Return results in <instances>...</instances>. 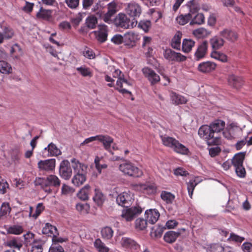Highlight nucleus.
<instances>
[{"instance_id":"9b49d317","label":"nucleus","mask_w":252,"mask_h":252,"mask_svg":"<svg viewBox=\"0 0 252 252\" xmlns=\"http://www.w3.org/2000/svg\"><path fill=\"white\" fill-rule=\"evenodd\" d=\"M137 189L144 194L155 195L157 191V187L154 183L140 184L137 185Z\"/></svg>"},{"instance_id":"09e8293b","label":"nucleus","mask_w":252,"mask_h":252,"mask_svg":"<svg viewBox=\"0 0 252 252\" xmlns=\"http://www.w3.org/2000/svg\"><path fill=\"white\" fill-rule=\"evenodd\" d=\"M120 5L119 0H113L107 4L108 11L115 14L119 10Z\"/></svg>"},{"instance_id":"c756f323","label":"nucleus","mask_w":252,"mask_h":252,"mask_svg":"<svg viewBox=\"0 0 252 252\" xmlns=\"http://www.w3.org/2000/svg\"><path fill=\"white\" fill-rule=\"evenodd\" d=\"M28 208L29 209V215L32 216V218L34 220H36L44 210V207L41 203L37 204L34 212L31 206H28Z\"/></svg>"},{"instance_id":"58836bf2","label":"nucleus","mask_w":252,"mask_h":252,"mask_svg":"<svg viewBox=\"0 0 252 252\" xmlns=\"http://www.w3.org/2000/svg\"><path fill=\"white\" fill-rule=\"evenodd\" d=\"M90 192V186L89 185H85L77 193V197L82 200H87L89 198Z\"/></svg>"},{"instance_id":"a18cd8bd","label":"nucleus","mask_w":252,"mask_h":252,"mask_svg":"<svg viewBox=\"0 0 252 252\" xmlns=\"http://www.w3.org/2000/svg\"><path fill=\"white\" fill-rule=\"evenodd\" d=\"M179 233L170 231L166 232L164 236V240L169 243L174 242L179 236Z\"/></svg>"},{"instance_id":"6e6552de","label":"nucleus","mask_w":252,"mask_h":252,"mask_svg":"<svg viewBox=\"0 0 252 252\" xmlns=\"http://www.w3.org/2000/svg\"><path fill=\"white\" fill-rule=\"evenodd\" d=\"M133 200V194L129 190L122 192L116 198L117 203L123 207H128Z\"/></svg>"},{"instance_id":"e2e57ef3","label":"nucleus","mask_w":252,"mask_h":252,"mask_svg":"<svg viewBox=\"0 0 252 252\" xmlns=\"http://www.w3.org/2000/svg\"><path fill=\"white\" fill-rule=\"evenodd\" d=\"M102 157H99L98 156L96 157L94 159V164L95 166V168L98 172L100 173L101 172V170L103 169H106L107 167V165L105 163L100 164V160L102 159Z\"/></svg>"},{"instance_id":"ea45409f","label":"nucleus","mask_w":252,"mask_h":252,"mask_svg":"<svg viewBox=\"0 0 252 252\" xmlns=\"http://www.w3.org/2000/svg\"><path fill=\"white\" fill-rule=\"evenodd\" d=\"M2 30V34L4 39H10L13 37L14 35L13 30L8 26H0Z\"/></svg>"},{"instance_id":"ddd939ff","label":"nucleus","mask_w":252,"mask_h":252,"mask_svg":"<svg viewBox=\"0 0 252 252\" xmlns=\"http://www.w3.org/2000/svg\"><path fill=\"white\" fill-rule=\"evenodd\" d=\"M164 57L169 61L183 62L186 60V57L180 53H176L170 49L164 51Z\"/></svg>"},{"instance_id":"9d476101","label":"nucleus","mask_w":252,"mask_h":252,"mask_svg":"<svg viewBox=\"0 0 252 252\" xmlns=\"http://www.w3.org/2000/svg\"><path fill=\"white\" fill-rule=\"evenodd\" d=\"M56 160L54 158L40 160L37 163V167L40 171L50 172L55 169Z\"/></svg>"},{"instance_id":"c03bdc74","label":"nucleus","mask_w":252,"mask_h":252,"mask_svg":"<svg viewBox=\"0 0 252 252\" xmlns=\"http://www.w3.org/2000/svg\"><path fill=\"white\" fill-rule=\"evenodd\" d=\"M94 247L98 252H109V249L105 244L99 238L95 240Z\"/></svg>"},{"instance_id":"338daca9","label":"nucleus","mask_w":252,"mask_h":252,"mask_svg":"<svg viewBox=\"0 0 252 252\" xmlns=\"http://www.w3.org/2000/svg\"><path fill=\"white\" fill-rule=\"evenodd\" d=\"M85 16V13H79L72 19V23L75 26L78 25Z\"/></svg>"},{"instance_id":"5fc2aeb1","label":"nucleus","mask_w":252,"mask_h":252,"mask_svg":"<svg viewBox=\"0 0 252 252\" xmlns=\"http://www.w3.org/2000/svg\"><path fill=\"white\" fill-rule=\"evenodd\" d=\"M137 25L138 28L142 30L145 32H148L151 27V22L149 20H141Z\"/></svg>"},{"instance_id":"a878e982","label":"nucleus","mask_w":252,"mask_h":252,"mask_svg":"<svg viewBox=\"0 0 252 252\" xmlns=\"http://www.w3.org/2000/svg\"><path fill=\"white\" fill-rule=\"evenodd\" d=\"M210 43L213 51H215L220 49L223 46L224 40L221 37L216 35L210 39Z\"/></svg>"},{"instance_id":"4d7b16f0","label":"nucleus","mask_w":252,"mask_h":252,"mask_svg":"<svg viewBox=\"0 0 252 252\" xmlns=\"http://www.w3.org/2000/svg\"><path fill=\"white\" fill-rule=\"evenodd\" d=\"M205 22V17L201 13H197L190 22V25H201Z\"/></svg>"},{"instance_id":"7ed1b4c3","label":"nucleus","mask_w":252,"mask_h":252,"mask_svg":"<svg viewBox=\"0 0 252 252\" xmlns=\"http://www.w3.org/2000/svg\"><path fill=\"white\" fill-rule=\"evenodd\" d=\"M119 169L124 175L129 177L139 178L143 175L142 171L129 161L125 160L120 164Z\"/></svg>"},{"instance_id":"f704fd0d","label":"nucleus","mask_w":252,"mask_h":252,"mask_svg":"<svg viewBox=\"0 0 252 252\" xmlns=\"http://www.w3.org/2000/svg\"><path fill=\"white\" fill-rule=\"evenodd\" d=\"M52 11L51 10H47L41 7L37 12L36 16L38 19L44 20H49L52 17Z\"/></svg>"},{"instance_id":"774afa93","label":"nucleus","mask_w":252,"mask_h":252,"mask_svg":"<svg viewBox=\"0 0 252 252\" xmlns=\"http://www.w3.org/2000/svg\"><path fill=\"white\" fill-rule=\"evenodd\" d=\"M48 252H64V249L59 244L53 243L50 246Z\"/></svg>"},{"instance_id":"bb28decb","label":"nucleus","mask_w":252,"mask_h":252,"mask_svg":"<svg viewBox=\"0 0 252 252\" xmlns=\"http://www.w3.org/2000/svg\"><path fill=\"white\" fill-rule=\"evenodd\" d=\"M170 96L172 103L175 105L186 104L188 101L185 96L174 92L170 93Z\"/></svg>"},{"instance_id":"423d86ee","label":"nucleus","mask_w":252,"mask_h":252,"mask_svg":"<svg viewBox=\"0 0 252 252\" xmlns=\"http://www.w3.org/2000/svg\"><path fill=\"white\" fill-rule=\"evenodd\" d=\"M126 14L132 18V19L137 20L142 14V7L137 2L132 0L126 4L125 8Z\"/></svg>"},{"instance_id":"f8f14e48","label":"nucleus","mask_w":252,"mask_h":252,"mask_svg":"<svg viewBox=\"0 0 252 252\" xmlns=\"http://www.w3.org/2000/svg\"><path fill=\"white\" fill-rule=\"evenodd\" d=\"M124 36L125 45L130 48L135 46L136 42L140 39L139 34L132 31L126 32Z\"/></svg>"},{"instance_id":"8fccbe9b","label":"nucleus","mask_w":252,"mask_h":252,"mask_svg":"<svg viewBox=\"0 0 252 252\" xmlns=\"http://www.w3.org/2000/svg\"><path fill=\"white\" fill-rule=\"evenodd\" d=\"M0 72L3 74H10L12 72L11 65L5 61L0 60Z\"/></svg>"},{"instance_id":"0e129e2a","label":"nucleus","mask_w":252,"mask_h":252,"mask_svg":"<svg viewBox=\"0 0 252 252\" xmlns=\"http://www.w3.org/2000/svg\"><path fill=\"white\" fill-rule=\"evenodd\" d=\"M114 15V14L107 10L106 12H105L104 15L103 16V18L101 20L107 24H112L113 22H114V21L113 20V17Z\"/></svg>"},{"instance_id":"37998d69","label":"nucleus","mask_w":252,"mask_h":252,"mask_svg":"<svg viewBox=\"0 0 252 252\" xmlns=\"http://www.w3.org/2000/svg\"><path fill=\"white\" fill-rule=\"evenodd\" d=\"M124 85L125 84L123 81V77L119 78L116 81V86L115 89L122 94H128L130 95H131V92L125 88H123Z\"/></svg>"},{"instance_id":"4468645a","label":"nucleus","mask_w":252,"mask_h":252,"mask_svg":"<svg viewBox=\"0 0 252 252\" xmlns=\"http://www.w3.org/2000/svg\"><path fill=\"white\" fill-rule=\"evenodd\" d=\"M60 174L65 180H68L72 175V169L69 162L67 160H63L60 166Z\"/></svg>"},{"instance_id":"de8ad7c7","label":"nucleus","mask_w":252,"mask_h":252,"mask_svg":"<svg viewBox=\"0 0 252 252\" xmlns=\"http://www.w3.org/2000/svg\"><path fill=\"white\" fill-rule=\"evenodd\" d=\"M195 42L191 39H184L182 43V51L185 53H189L194 46Z\"/></svg>"},{"instance_id":"a19ab883","label":"nucleus","mask_w":252,"mask_h":252,"mask_svg":"<svg viewBox=\"0 0 252 252\" xmlns=\"http://www.w3.org/2000/svg\"><path fill=\"white\" fill-rule=\"evenodd\" d=\"M212 58L219 61L222 63H226L228 61L227 56L224 53L215 51H213L210 55Z\"/></svg>"},{"instance_id":"412c9836","label":"nucleus","mask_w":252,"mask_h":252,"mask_svg":"<svg viewBox=\"0 0 252 252\" xmlns=\"http://www.w3.org/2000/svg\"><path fill=\"white\" fill-rule=\"evenodd\" d=\"M208 42L207 41H204L198 46L194 53L195 59L199 61L203 58L206 54Z\"/></svg>"},{"instance_id":"5701e85b","label":"nucleus","mask_w":252,"mask_h":252,"mask_svg":"<svg viewBox=\"0 0 252 252\" xmlns=\"http://www.w3.org/2000/svg\"><path fill=\"white\" fill-rule=\"evenodd\" d=\"M217 64L212 62H202L199 64L198 69L199 71L203 73H208L214 70L216 67Z\"/></svg>"},{"instance_id":"0eeeda50","label":"nucleus","mask_w":252,"mask_h":252,"mask_svg":"<svg viewBox=\"0 0 252 252\" xmlns=\"http://www.w3.org/2000/svg\"><path fill=\"white\" fill-rule=\"evenodd\" d=\"M142 211V208L139 205L131 207H126L125 209L122 210L121 216L126 221H131L140 215Z\"/></svg>"},{"instance_id":"3c124183","label":"nucleus","mask_w":252,"mask_h":252,"mask_svg":"<svg viewBox=\"0 0 252 252\" xmlns=\"http://www.w3.org/2000/svg\"><path fill=\"white\" fill-rule=\"evenodd\" d=\"M105 199L103 194L98 189H95L94 195L93 197L94 201L98 205H101Z\"/></svg>"},{"instance_id":"473e14b6","label":"nucleus","mask_w":252,"mask_h":252,"mask_svg":"<svg viewBox=\"0 0 252 252\" xmlns=\"http://www.w3.org/2000/svg\"><path fill=\"white\" fill-rule=\"evenodd\" d=\"M42 233L53 237L58 234L57 228L49 223H46L43 227Z\"/></svg>"},{"instance_id":"6ab92c4d","label":"nucleus","mask_w":252,"mask_h":252,"mask_svg":"<svg viewBox=\"0 0 252 252\" xmlns=\"http://www.w3.org/2000/svg\"><path fill=\"white\" fill-rule=\"evenodd\" d=\"M122 246L132 252L138 250L139 249V245L133 240L127 238L123 237L121 241Z\"/></svg>"},{"instance_id":"cd10ccee","label":"nucleus","mask_w":252,"mask_h":252,"mask_svg":"<svg viewBox=\"0 0 252 252\" xmlns=\"http://www.w3.org/2000/svg\"><path fill=\"white\" fill-rule=\"evenodd\" d=\"M186 6L189 10L188 14L191 16L197 13L200 9V5L196 0H189L186 3Z\"/></svg>"},{"instance_id":"7c9ffc66","label":"nucleus","mask_w":252,"mask_h":252,"mask_svg":"<svg viewBox=\"0 0 252 252\" xmlns=\"http://www.w3.org/2000/svg\"><path fill=\"white\" fill-rule=\"evenodd\" d=\"M220 36L225 38L226 39L234 41L237 39V34L234 31L227 29H225L220 32Z\"/></svg>"},{"instance_id":"49530a36","label":"nucleus","mask_w":252,"mask_h":252,"mask_svg":"<svg viewBox=\"0 0 252 252\" xmlns=\"http://www.w3.org/2000/svg\"><path fill=\"white\" fill-rule=\"evenodd\" d=\"M100 233L101 237L105 240H109L111 239L114 234L113 229L109 226L103 227L101 230Z\"/></svg>"},{"instance_id":"680f3d73","label":"nucleus","mask_w":252,"mask_h":252,"mask_svg":"<svg viewBox=\"0 0 252 252\" xmlns=\"http://www.w3.org/2000/svg\"><path fill=\"white\" fill-rule=\"evenodd\" d=\"M76 210L82 214H87L90 210V206L87 203H77L76 205Z\"/></svg>"},{"instance_id":"a211bd4d","label":"nucleus","mask_w":252,"mask_h":252,"mask_svg":"<svg viewBox=\"0 0 252 252\" xmlns=\"http://www.w3.org/2000/svg\"><path fill=\"white\" fill-rule=\"evenodd\" d=\"M145 216L147 222L154 224L158 220L160 214L157 209H150L145 211Z\"/></svg>"},{"instance_id":"72a5a7b5","label":"nucleus","mask_w":252,"mask_h":252,"mask_svg":"<svg viewBox=\"0 0 252 252\" xmlns=\"http://www.w3.org/2000/svg\"><path fill=\"white\" fill-rule=\"evenodd\" d=\"M160 197L162 200L167 204H172L175 198L174 194L165 190L161 191Z\"/></svg>"},{"instance_id":"20e7f679","label":"nucleus","mask_w":252,"mask_h":252,"mask_svg":"<svg viewBox=\"0 0 252 252\" xmlns=\"http://www.w3.org/2000/svg\"><path fill=\"white\" fill-rule=\"evenodd\" d=\"M39 181L41 188L48 193L51 192V187H58L61 184L60 180L55 175H50L46 178H39Z\"/></svg>"},{"instance_id":"79ce46f5","label":"nucleus","mask_w":252,"mask_h":252,"mask_svg":"<svg viewBox=\"0 0 252 252\" xmlns=\"http://www.w3.org/2000/svg\"><path fill=\"white\" fill-rule=\"evenodd\" d=\"M6 231L8 234L20 235L24 231V228L21 225L15 224L9 226Z\"/></svg>"},{"instance_id":"c85d7f7f","label":"nucleus","mask_w":252,"mask_h":252,"mask_svg":"<svg viewBox=\"0 0 252 252\" xmlns=\"http://www.w3.org/2000/svg\"><path fill=\"white\" fill-rule=\"evenodd\" d=\"M201 180L198 177H194L190 179L189 182L187 183V189L189 197L191 198L194 189L195 187L201 182Z\"/></svg>"},{"instance_id":"864d4df0","label":"nucleus","mask_w":252,"mask_h":252,"mask_svg":"<svg viewBox=\"0 0 252 252\" xmlns=\"http://www.w3.org/2000/svg\"><path fill=\"white\" fill-rule=\"evenodd\" d=\"M76 70L83 77H92L93 76V72L92 70L85 65L77 67Z\"/></svg>"},{"instance_id":"4c0bfd02","label":"nucleus","mask_w":252,"mask_h":252,"mask_svg":"<svg viewBox=\"0 0 252 252\" xmlns=\"http://www.w3.org/2000/svg\"><path fill=\"white\" fill-rule=\"evenodd\" d=\"M182 36L181 32L180 31L176 32L171 41V45L172 48L177 50H180Z\"/></svg>"},{"instance_id":"b1692460","label":"nucleus","mask_w":252,"mask_h":252,"mask_svg":"<svg viewBox=\"0 0 252 252\" xmlns=\"http://www.w3.org/2000/svg\"><path fill=\"white\" fill-rule=\"evenodd\" d=\"M234 131H241V129L235 124H231L228 129L223 131L224 137L227 139H231L235 138V135L233 134Z\"/></svg>"},{"instance_id":"f257e3e1","label":"nucleus","mask_w":252,"mask_h":252,"mask_svg":"<svg viewBox=\"0 0 252 252\" xmlns=\"http://www.w3.org/2000/svg\"><path fill=\"white\" fill-rule=\"evenodd\" d=\"M160 138L164 146L171 148L175 152L183 155H188L189 153V149L175 138L167 135H161Z\"/></svg>"},{"instance_id":"4be33fe9","label":"nucleus","mask_w":252,"mask_h":252,"mask_svg":"<svg viewBox=\"0 0 252 252\" xmlns=\"http://www.w3.org/2000/svg\"><path fill=\"white\" fill-rule=\"evenodd\" d=\"M97 141L102 143L104 149L111 152V146L113 142V139L108 135H98Z\"/></svg>"},{"instance_id":"603ef678","label":"nucleus","mask_w":252,"mask_h":252,"mask_svg":"<svg viewBox=\"0 0 252 252\" xmlns=\"http://www.w3.org/2000/svg\"><path fill=\"white\" fill-rule=\"evenodd\" d=\"M6 245L10 248L20 250L22 247L23 244L21 241L19 239L15 238L7 241L6 242Z\"/></svg>"},{"instance_id":"1a4fd4ad","label":"nucleus","mask_w":252,"mask_h":252,"mask_svg":"<svg viewBox=\"0 0 252 252\" xmlns=\"http://www.w3.org/2000/svg\"><path fill=\"white\" fill-rule=\"evenodd\" d=\"M94 34L95 39L100 43L105 42L107 39L108 27L105 25H99L98 30L91 32Z\"/></svg>"},{"instance_id":"2f4dec72","label":"nucleus","mask_w":252,"mask_h":252,"mask_svg":"<svg viewBox=\"0 0 252 252\" xmlns=\"http://www.w3.org/2000/svg\"><path fill=\"white\" fill-rule=\"evenodd\" d=\"M11 208L8 202H3L0 207V220L5 219L10 214Z\"/></svg>"},{"instance_id":"f3484780","label":"nucleus","mask_w":252,"mask_h":252,"mask_svg":"<svg viewBox=\"0 0 252 252\" xmlns=\"http://www.w3.org/2000/svg\"><path fill=\"white\" fill-rule=\"evenodd\" d=\"M71 166L75 174H86L88 166L73 158L71 159Z\"/></svg>"},{"instance_id":"2eb2a0df","label":"nucleus","mask_w":252,"mask_h":252,"mask_svg":"<svg viewBox=\"0 0 252 252\" xmlns=\"http://www.w3.org/2000/svg\"><path fill=\"white\" fill-rule=\"evenodd\" d=\"M142 72L152 85H155L159 82V76L153 69L145 67L142 69Z\"/></svg>"},{"instance_id":"13d9d810","label":"nucleus","mask_w":252,"mask_h":252,"mask_svg":"<svg viewBox=\"0 0 252 252\" xmlns=\"http://www.w3.org/2000/svg\"><path fill=\"white\" fill-rule=\"evenodd\" d=\"M192 18L191 15L186 14L181 15L176 18L177 22L181 25H185Z\"/></svg>"},{"instance_id":"f03ea898","label":"nucleus","mask_w":252,"mask_h":252,"mask_svg":"<svg viewBox=\"0 0 252 252\" xmlns=\"http://www.w3.org/2000/svg\"><path fill=\"white\" fill-rule=\"evenodd\" d=\"M115 25L125 30L133 29L137 26V20L130 19L126 13H119L114 20Z\"/></svg>"},{"instance_id":"dca6fc26","label":"nucleus","mask_w":252,"mask_h":252,"mask_svg":"<svg viewBox=\"0 0 252 252\" xmlns=\"http://www.w3.org/2000/svg\"><path fill=\"white\" fill-rule=\"evenodd\" d=\"M62 154V152L57 146L53 143H50L43 151L44 157L58 156Z\"/></svg>"},{"instance_id":"c9c22d12","label":"nucleus","mask_w":252,"mask_h":252,"mask_svg":"<svg viewBox=\"0 0 252 252\" xmlns=\"http://www.w3.org/2000/svg\"><path fill=\"white\" fill-rule=\"evenodd\" d=\"M245 153L240 152L235 155L231 159L232 164L234 167L243 165V161L245 158Z\"/></svg>"},{"instance_id":"052dcab7","label":"nucleus","mask_w":252,"mask_h":252,"mask_svg":"<svg viewBox=\"0 0 252 252\" xmlns=\"http://www.w3.org/2000/svg\"><path fill=\"white\" fill-rule=\"evenodd\" d=\"M97 23V18L94 16H89L86 20L87 27L91 29H94L96 27Z\"/></svg>"},{"instance_id":"6e6d98bb","label":"nucleus","mask_w":252,"mask_h":252,"mask_svg":"<svg viewBox=\"0 0 252 252\" xmlns=\"http://www.w3.org/2000/svg\"><path fill=\"white\" fill-rule=\"evenodd\" d=\"M135 227L139 230H143L146 228L147 226V221L143 218H138L135 221Z\"/></svg>"},{"instance_id":"69168bd1","label":"nucleus","mask_w":252,"mask_h":252,"mask_svg":"<svg viewBox=\"0 0 252 252\" xmlns=\"http://www.w3.org/2000/svg\"><path fill=\"white\" fill-rule=\"evenodd\" d=\"M92 10L95 12V14L97 16H98L99 18L102 19L103 18V16L104 15V11L103 10V9L100 7V6L97 3L95 4L94 7L92 8Z\"/></svg>"},{"instance_id":"39448f33","label":"nucleus","mask_w":252,"mask_h":252,"mask_svg":"<svg viewBox=\"0 0 252 252\" xmlns=\"http://www.w3.org/2000/svg\"><path fill=\"white\" fill-rule=\"evenodd\" d=\"M199 136L215 145H218L220 141V138L218 136L214 135L213 131L209 125H205L200 127L198 131Z\"/></svg>"},{"instance_id":"e433bc0d","label":"nucleus","mask_w":252,"mask_h":252,"mask_svg":"<svg viewBox=\"0 0 252 252\" xmlns=\"http://www.w3.org/2000/svg\"><path fill=\"white\" fill-rule=\"evenodd\" d=\"M86 174H75L72 179V184L77 187H79L86 181Z\"/></svg>"},{"instance_id":"bf43d9fd","label":"nucleus","mask_w":252,"mask_h":252,"mask_svg":"<svg viewBox=\"0 0 252 252\" xmlns=\"http://www.w3.org/2000/svg\"><path fill=\"white\" fill-rule=\"evenodd\" d=\"M193 35L198 38H204L208 34L207 31L203 28H200L193 31Z\"/></svg>"},{"instance_id":"393cba45","label":"nucleus","mask_w":252,"mask_h":252,"mask_svg":"<svg viewBox=\"0 0 252 252\" xmlns=\"http://www.w3.org/2000/svg\"><path fill=\"white\" fill-rule=\"evenodd\" d=\"M228 82L233 87L238 89L243 85L244 81L242 77L232 74L228 76Z\"/></svg>"},{"instance_id":"aec40b11","label":"nucleus","mask_w":252,"mask_h":252,"mask_svg":"<svg viewBox=\"0 0 252 252\" xmlns=\"http://www.w3.org/2000/svg\"><path fill=\"white\" fill-rule=\"evenodd\" d=\"M225 123L220 120H216L209 125L214 135L222 131L225 127Z\"/></svg>"}]
</instances>
